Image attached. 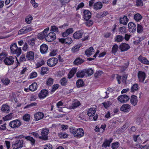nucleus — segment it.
I'll return each mask as SVG.
<instances>
[{"label": "nucleus", "mask_w": 149, "mask_h": 149, "mask_svg": "<svg viewBox=\"0 0 149 149\" xmlns=\"http://www.w3.org/2000/svg\"><path fill=\"white\" fill-rule=\"evenodd\" d=\"M137 76L139 82L143 83L146 76L145 72L142 71H139Z\"/></svg>", "instance_id": "nucleus-11"}, {"label": "nucleus", "mask_w": 149, "mask_h": 149, "mask_svg": "<svg viewBox=\"0 0 149 149\" xmlns=\"http://www.w3.org/2000/svg\"><path fill=\"white\" fill-rule=\"evenodd\" d=\"M65 43L67 44H70L72 42V40L70 38H67L65 39Z\"/></svg>", "instance_id": "nucleus-62"}, {"label": "nucleus", "mask_w": 149, "mask_h": 149, "mask_svg": "<svg viewBox=\"0 0 149 149\" xmlns=\"http://www.w3.org/2000/svg\"><path fill=\"white\" fill-rule=\"evenodd\" d=\"M102 7V4L100 2H97L95 3L93 5V8L96 10L100 9Z\"/></svg>", "instance_id": "nucleus-27"}, {"label": "nucleus", "mask_w": 149, "mask_h": 149, "mask_svg": "<svg viewBox=\"0 0 149 149\" xmlns=\"http://www.w3.org/2000/svg\"><path fill=\"white\" fill-rule=\"evenodd\" d=\"M85 73L87 74L88 76H91L93 73V70L91 68L84 69Z\"/></svg>", "instance_id": "nucleus-41"}, {"label": "nucleus", "mask_w": 149, "mask_h": 149, "mask_svg": "<svg viewBox=\"0 0 149 149\" xmlns=\"http://www.w3.org/2000/svg\"><path fill=\"white\" fill-rule=\"evenodd\" d=\"M33 19V17L31 15L27 16L25 19L26 22L27 24H30L31 22V21Z\"/></svg>", "instance_id": "nucleus-45"}, {"label": "nucleus", "mask_w": 149, "mask_h": 149, "mask_svg": "<svg viewBox=\"0 0 149 149\" xmlns=\"http://www.w3.org/2000/svg\"><path fill=\"white\" fill-rule=\"evenodd\" d=\"M80 46L79 45H77L74 46L72 49V51L73 53L79 51Z\"/></svg>", "instance_id": "nucleus-53"}, {"label": "nucleus", "mask_w": 149, "mask_h": 149, "mask_svg": "<svg viewBox=\"0 0 149 149\" xmlns=\"http://www.w3.org/2000/svg\"><path fill=\"white\" fill-rule=\"evenodd\" d=\"M130 102L133 106H135L138 102L137 97L134 95H132L130 98Z\"/></svg>", "instance_id": "nucleus-17"}, {"label": "nucleus", "mask_w": 149, "mask_h": 149, "mask_svg": "<svg viewBox=\"0 0 149 149\" xmlns=\"http://www.w3.org/2000/svg\"><path fill=\"white\" fill-rule=\"evenodd\" d=\"M17 46L16 43H14L11 45L10 47L11 53H12L15 49H17Z\"/></svg>", "instance_id": "nucleus-56"}, {"label": "nucleus", "mask_w": 149, "mask_h": 149, "mask_svg": "<svg viewBox=\"0 0 149 149\" xmlns=\"http://www.w3.org/2000/svg\"><path fill=\"white\" fill-rule=\"evenodd\" d=\"M138 90V86L136 84H134L132 86L131 91L132 92H134L135 91H137Z\"/></svg>", "instance_id": "nucleus-43"}, {"label": "nucleus", "mask_w": 149, "mask_h": 149, "mask_svg": "<svg viewBox=\"0 0 149 149\" xmlns=\"http://www.w3.org/2000/svg\"><path fill=\"white\" fill-rule=\"evenodd\" d=\"M7 54L5 52H2L0 54V61H1L6 57Z\"/></svg>", "instance_id": "nucleus-58"}, {"label": "nucleus", "mask_w": 149, "mask_h": 149, "mask_svg": "<svg viewBox=\"0 0 149 149\" xmlns=\"http://www.w3.org/2000/svg\"><path fill=\"white\" fill-rule=\"evenodd\" d=\"M84 62V60L82 59L78 58H77L74 61V64L76 65L81 64Z\"/></svg>", "instance_id": "nucleus-44"}, {"label": "nucleus", "mask_w": 149, "mask_h": 149, "mask_svg": "<svg viewBox=\"0 0 149 149\" xmlns=\"http://www.w3.org/2000/svg\"><path fill=\"white\" fill-rule=\"evenodd\" d=\"M49 130L48 129H42L41 132L42 136H40L39 138L45 140H47L48 138L47 135L49 133Z\"/></svg>", "instance_id": "nucleus-8"}, {"label": "nucleus", "mask_w": 149, "mask_h": 149, "mask_svg": "<svg viewBox=\"0 0 149 149\" xmlns=\"http://www.w3.org/2000/svg\"><path fill=\"white\" fill-rule=\"evenodd\" d=\"M68 82V80L67 78L63 77L61 79L59 82L62 86H65L67 84Z\"/></svg>", "instance_id": "nucleus-35"}, {"label": "nucleus", "mask_w": 149, "mask_h": 149, "mask_svg": "<svg viewBox=\"0 0 149 149\" xmlns=\"http://www.w3.org/2000/svg\"><path fill=\"white\" fill-rule=\"evenodd\" d=\"M56 38V35L55 33L51 32L46 36L45 40L48 42H50L55 40Z\"/></svg>", "instance_id": "nucleus-6"}, {"label": "nucleus", "mask_w": 149, "mask_h": 149, "mask_svg": "<svg viewBox=\"0 0 149 149\" xmlns=\"http://www.w3.org/2000/svg\"><path fill=\"white\" fill-rule=\"evenodd\" d=\"M83 33L81 30L77 31L74 33L73 37L74 39H79L82 37Z\"/></svg>", "instance_id": "nucleus-20"}, {"label": "nucleus", "mask_w": 149, "mask_h": 149, "mask_svg": "<svg viewBox=\"0 0 149 149\" xmlns=\"http://www.w3.org/2000/svg\"><path fill=\"white\" fill-rule=\"evenodd\" d=\"M48 46L44 44H42L40 46V52L42 54L46 53L48 49Z\"/></svg>", "instance_id": "nucleus-22"}, {"label": "nucleus", "mask_w": 149, "mask_h": 149, "mask_svg": "<svg viewBox=\"0 0 149 149\" xmlns=\"http://www.w3.org/2000/svg\"><path fill=\"white\" fill-rule=\"evenodd\" d=\"M143 28L142 25L140 24H138L137 31L139 33H141L143 31Z\"/></svg>", "instance_id": "nucleus-49"}, {"label": "nucleus", "mask_w": 149, "mask_h": 149, "mask_svg": "<svg viewBox=\"0 0 149 149\" xmlns=\"http://www.w3.org/2000/svg\"><path fill=\"white\" fill-rule=\"evenodd\" d=\"M23 28L24 29V31H25L26 33L32 30L31 27L29 26H25L23 27Z\"/></svg>", "instance_id": "nucleus-57"}, {"label": "nucleus", "mask_w": 149, "mask_h": 149, "mask_svg": "<svg viewBox=\"0 0 149 149\" xmlns=\"http://www.w3.org/2000/svg\"><path fill=\"white\" fill-rule=\"evenodd\" d=\"M22 125L21 121L19 119H15L10 121L9 126L12 129H15L19 128Z\"/></svg>", "instance_id": "nucleus-2"}, {"label": "nucleus", "mask_w": 149, "mask_h": 149, "mask_svg": "<svg viewBox=\"0 0 149 149\" xmlns=\"http://www.w3.org/2000/svg\"><path fill=\"white\" fill-rule=\"evenodd\" d=\"M48 91L45 89H43L41 90L38 95L39 98L41 99H43L47 97L49 94Z\"/></svg>", "instance_id": "nucleus-5"}, {"label": "nucleus", "mask_w": 149, "mask_h": 149, "mask_svg": "<svg viewBox=\"0 0 149 149\" xmlns=\"http://www.w3.org/2000/svg\"><path fill=\"white\" fill-rule=\"evenodd\" d=\"M29 47L28 44L25 42L22 47V49L24 51H27Z\"/></svg>", "instance_id": "nucleus-64"}, {"label": "nucleus", "mask_w": 149, "mask_h": 149, "mask_svg": "<svg viewBox=\"0 0 149 149\" xmlns=\"http://www.w3.org/2000/svg\"><path fill=\"white\" fill-rule=\"evenodd\" d=\"M51 31L52 32H54L56 33L58 32V28L56 26H51Z\"/></svg>", "instance_id": "nucleus-52"}, {"label": "nucleus", "mask_w": 149, "mask_h": 149, "mask_svg": "<svg viewBox=\"0 0 149 149\" xmlns=\"http://www.w3.org/2000/svg\"><path fill=\"white\" fill-rule=\"evenodd\" d=\"M58 62V60L57 58L52 57L47 60V63L49 66L52 67L56 65Z\"/></svg>", "instance_id": "nucleus-4"}, {"label": "nucleus", "mask_w": 149, "mask_h": 149, "mask_svg": "<svg viewBox=\"0 0 149 149\" xmlns=\"http://www.w3.org/2000/svg\"><path fill=\"white\" fill-rule=\"evenodd\" d=\"M37 73L36 72H32L29 75L30 79H32L36 77L37 76Z\"/></svg>", "instance_id": "nucleus-60"}, {"label": "nucleus", "mask_w": 149, "mask_h": 149, "mask_svg": "<svg viewBox=\"0 0 149 149\" xmlns=\"http://www.w3.org/2000/svg\"><path fill=\"white\" fill-rule=\"evenodd\" d=\"M131 109V107L130 105L128 104H124L121 107L120 110L124 112L128 113L130 111Z\"/></svg>", "instance_id": "nucleus-13"}, {"label": "nucleus", "mask_w": 149, "mask_h": 149, "mask_svg": "<svg viewBox=\"0 0 149 149\" xmlns=\"http://www.w3.org/2000/svg\"><path fill=\"white\" fill-rule=\"evenodd\" d=\"M34 53L33 52L30 51L27 52L26 55V58L28 61H32L34 59Z\"/></svg>", "instance_id": "nucleus-16"}, {"label": "nucleus", "mask_w": 149, "mask_h": 149, "mask_svg": "<svg viewBox=\"0 0 149 149\" xmlns=\"http://www.w3.org/2000/svg\"><path fill=\"white\" fill-rule=\"evenodd\" d=\"M130 98L129 96L126 95H123L119 96L118 100L121 103H125L129 100Z\"/></svg>", "instance_id": "nucleus-7"}, {"label": "nucleus", "mask_w": 149, "mask_h": 149, "mask_svg": "<svg viewBox=\"0 0 149 149\" xmlns=\"http://www.w3.org/2000/svg\"><path fill=\"white\" fill-rule=\"evenodd\" d=\"M49 30V28L45 29L42 32L39 33L38 35V39L42 40L45 37Z\"/></svg>", "instance_id": "nucleus-10"}, {"label": "nucleus", "mask_w": 149, "mask_h": 149, "mask_svg": "<svg viewBox=\"0 0 149 149\" xmlns=\"http://www.w3.org/2000/svg\"><path fill=\"white\" fill-rule=\"evenodd\" d=\"M49 71V68L47 67H42L40 71V73L42 75H43L45 74H47V71Z\"/></svg>", "instance_id": "nucleus-38"}, {"label": "nucleus", "mask_w": 149, "mask_h": 149, "mask_svg": "<svg viewBox=\"0 0 149 149\" xmlns=\"http://www.w3.org/2000/svg\"><path fill=\"white\" fill-rule=\"evenodd\" d=\"M1 110L3 112H7L9 110V107L6 104H3L1 108Z\"/></svg>", "instance_id": "nucleus-42"}, {"label": "nucleus", "mask_w": 149, "mask_h": 149, "mask_svg": "<svg viewBox=\"0 0 149 149\" xmlns=\"http://www.w3.org/2000/svg\"><path fill=\"white\" fill-rule=\"evenodd\" d=\"M24 141L21 139H16L13 144L12 147L14 149H18L23 146Z\"/></svg>", "instance_id": "nucleus-3"}, {"label": "nucleus", "mask_w": 149, "mask_h": 149, "mask_svg": "<svg viewBox=\"0 0 149 149\" xmlns=\"http://www.w3.org/2000/svg\"><path fill=\"white\" fill-rule=\"evenodd\" d=\"M59 135L61 138H65L68 136V134L63 132L59 133Z\"/></svg>", "instance_id": "nucleus-59"}, {"label": "nucleus", "mask_w": 149, "mask_h": 149, "mask_svg": "<svg viewBox=\"0 0 149 149\" xmlns=\"http://www.w3.org/2000/svg\"><path fill=\"white\" fill-rule=\"evenodd\" d=\"M103 73V71H97L95 73L94 77L95 78H97L100 77Z\"/></svg>", "instance_id": "nucleus-48"}, {"label": "nucleus", "mask_w": 149, "mask_h": 149, "mask_svg": "<svg viewBox=\"0 0 149 149\" xmlns=\"http://www.w3.org/2000/svg\"><path fill=\"white\" fill-rule=\"evenodd\" d=\"M118 48V45L116 44H115L113 45L112 48L111 52L112 53L115 54L117 52Z\"/></svg>", "instance_id": "nucleus-40"}, {"label": "nucleus", "mask_w": 149, "mask_h": 149, "mask_svg": "<svg viewBox=\"0 0 149 149\" xmlns=\"http://www.w3.org/2000/svg\"><path fill=\"white\" fill-rule=\"evenodd\" d=\"M1 81L3 85L7 86L9 84L10 80L8 78L5 77L1 79Z\"/></svg>", "instance_id": "nucleus-33"}, {"label": "nucleus", "mask_w": 149, "mask_h": 149, "mask_svg": "<svg viewBox=\"0 0 149 149\" xmlns=\"http://www.w3.org/2000/svg\"><path fill=\"white\" fill-rule=\"evenodd\" d=\"M127 74H125L123 75L122 77H121V80L122 82L123 83H125V84L126 83L127 79Z\"/></svg>", "instance_id": "nucleus-61"}, {"label": "nucleus", "mask_w": 149, "mask_h": 149, "mask_svg": "<svg viewBox=\"0 0 149 149\" xmlns=\"http://www.w3.org/2000/svg\"><path fill=\"white\" fill-rule=\"evenodd\" d=\"M30 114L26 113L23 116V119L25 121L28 122L30 120Z\"/></svg>", "instance_id": "nucleus-46"}, {"label": "nucleus", "mask_w": 149, "mask_h": 149, "mask_svg": "<svg viewBox=\"0 0 149 149\" xmlns=\"http://www.w3.org/2000/svg\"><path fill=\"white\" fill-rule=\"evenodd\" d=\"M22 52V50L20 47H17V49H15L12 53L13 54H15L17 56H19L21 54Z\"/></svg>", "instance_id": "nucleus-32"}, {"label": "nucleus", "mask_w": 149, "mask_h": 149, "mask_svg": "<svg viewBox=\"0 0 149 149\" xmlns=\"http://www.w3.org/2000/svg\"><path fill=\"white\" fill-rule=\"evenodd\" d=\"M80 105V103L79 101L76 102L72 104L71 108L73 109H75Z\"/></svg>", "instance_id": "nucleus-54"}, {"label": "nucleus", "mask_w": 149, "mask_h": 149, "mask_svg": "<svg viewBox=\"0 0 149 149\" xmlns=\"http://www.w3.org/2000/svg\"><path fill=\"white\" fill-rule=\"evenodd\" d=\"M128 28L129 31L130 32H135L136 29V25L132 22H130L128 23Z\"/></svg>", "instance_id": "nucleus-15"}, {"label": "nucleus", "mask_w": 149, "mask_h": 149, "mask_svg": "<svg viewBox=\"0 0 149 149\" xmlns=\"http://www.w3.org/2000/svg\"><path fill=\"white\" fill-rule=\"evenodd\" d=\"M44 116V113L41 112H36L34 115L35 120L38 121L42 119Z\"/></svg>", "instance_id": "nucleus-18"}, {"label": "nucleus", "mask_w": 149, "mask_h": 149, "mask_svg": "<svg viewBox=\"0 0 149 149\" xmlns=\"http://www.w3.org/2000/svg\"><path fill=\"white\" fill-rule=\"evenodd\" d=\"M70 132L73 134L74 136L78 138L83 137L84 134V132L82 128L75 129L74 127L70 128Z\"/></svg>", "instance_id": "nucleus-1"}, {"label": "nucleus", "mask_w": 149, "mask_h": 149, "mask_svg": "<svg viewBox=\"0 0 149 149\" xmlns=\"http://www.w3.org/2000/svg\"><path fill=\"white\" fill-rule=\"evenodd\" d=\"M128 19L127 17L124 15L123 17H120L119 19V23L120 24H122L124 25L127 24L128 21Z\"/></svg>", "instance_id": "nucleus-24"}, {"label": "nucleus", "mask_w": 149, "mask_h": 149, "mask_svg": "<svg viewBox=\"0 0 149 149\" xmlns=\"http://www.w3.org/2000/svg\"><path fill=\"white\" fill-rule=\"evenodd\" d=\"M25 139L27 141H30V143L32 146L35 145V140L32 137L30 136H26Z\"/></svg>", "instance_id": "nucleus-30"}, {"label": "nucleus", "mask_w": 149, "mask_h": 149, "mask_svg": "<svg viewBox=\"0 0 149 149\" xmlns=\"http://www.w3.org/2000/svg\"><path fill=\"white\" fill-rule=\"evenodd\" d=\"M119 48L121 52L127 51L130 48L129 45L126 43H121L119 46Z\"/></svg>", "instance_id": "nucleus-12"}, {"label": "nucleus", "mask_w": 149, "mask_h": 149, "mask_svg": "<svg viewBox=\"0 0 149 149\" xmlns=\"http://www.w3.org/2000/svg\"><path fill=\"white\" fill-rule=\"evenodd\" d=\"M76 84L78 88L82 87L84 85V81L81 79H78L76 81Z\"/></svg>", "instance_id": "nucleus-31"}, {"label": "nucleus", "mask_w": 149, "mask_h": 149, "mask_svg": "<svg viewBox=\"0 0 149 149\" xmlns=\"http://www.w3.org/2000/svg\"><path fill=\"white\" fill-rule=\"evenodd\" d=\"M138 60L143 64L147 65L149 64V61L146 58L143 57L141 55L138 57Z\"/></svg>", "instance_id": "nucleus-19"}, {"label": "nucleus", "mask_w": 149, "mask_h": 149, "mask_svg": "<svg viewBox=\"0 0 149 149\" xmlns=\"http://www.w3.org/2000/svg\"><path fill=\"white\" fill-rule=\"evenodd\" d=\"M91 16V13L89 10H84L83 12V17L85 20H89Z\"/></svg>", "instance_id": "nucleus-14"}, {"label": "nucleus", "mask_w": 149, "mask_h": 149, "mask_svg": "<svg viewBox=\"0 0 149 149\" xmlns=\"http://www.w3.org/2000/svg\"><path fill=\"white\" fill-rule=\"evenodd\" d=\"M37 105V104L36 102H33L32 103H31L30 104H28L26 106L24 107V109H26L27 108H29L30 107H34V106H36Z\"/></svg>", "instance_id": "nucleus-50"}, {"label": "nucleus", "mask_w": 149, "mask_h": 149, "mask_svg": "<svg viewBox=\"0 0 149 149\" xmlns=\"http://www.w3.org/2000/svg\"><path fill=\"white\" fill-rule=\"evenodd\" d=\"M112 140L113 139L111 138H110L109 140L106 139L102 145V147L105 148H106L107 147H109Z\"/></svg>", "instance_id": "nucleus-25"}, {"label": "nucleus", "mask_w": 149, "mask_h": 149, "mask_svg": "<svg viewBox=\"0 0 149 149\" xmlns=\"http://www.w3.org/2000/svg\"><path fill=\"white\" fill-rule=\"evenodd\" d=\"M15 57L11 56L6 57L3 61L6 65H12L14 62Z\"/></svg>", "instance_id": "nucleus-9"}, {"label": "nucleus", "mask_w": 149, "mask_h": 149, "mask_svg": "<svg viewBox=\"0 0 149 149\" xmlns=\"http://www.w3.org/2000/svg\"><path fill=\"white\" fill-rule=\"evenodd\" d=\"M29 88L30 91H36L38 88L37 84L36 82L33 83L29 86Z\"/></svg>", "instance_id": "nucleus-29"}, {"label": "nucleus", "mask_w": 149, "mask_h": 149, "mask_svg": "<svg viewBox=\"0 0 149 149\" xmlns=\"http://www.w3.org/2000/svg\"><path fill=\"white\" fill-rule=\"evenodd\" d=\"M54 79L51 77L47 78L46 82V84L47 86H51L53 85Z\"/></svg>", "instance_id": "nucleus-37"}, {"label": "nucleus", "mask_w": 149, "mask_h": 149, "mask_svg": "<svg viewBox=\"0 0 149 149\" xmlns=\"http://www.w3.org/2000/svg\"><path fill=\"white\" fill-rule=\"evenodd\" d=\"M142 18V16L139 13L135 14L134 16V19L137 22H139Z\"/></svg>", "instance_id": "nucleus-39"}, {"label": "nucleus", "mask_w": 149, "mask_h": 149, "mask_svg": "<svg viewBox=\"0 0 149 149\" xmlns=\"http://www.w3.org/2000/svg\"><path fill=\"white\" fill-rule=\"evenodd\" d=\"M35 40L34 38H33L29 40L28 43L29 45L33 47L34 46L35 44Z\"/></svg>", "instance_id": "nucleus-51"}, {"label": "nucleus", "mask_w": 149, "mask_h": 149, "mask_svg": "<svg viewBox=\"0 0 149 149\" xmlns=\"http://www.w3.org/2000/svg\"><path fill=\"white\" fill-rule=\"evenodd\" d=\"M84 72V70L78 71L76 74L77 77L81 78L84 77L85 74Z\"/></svg>", "instance_id": "nucleus-36"}, {"label": "nucleus", "mask_w": 149, "mask_h": 149, "mask_svg": "<svg viewBox=\"0 0 149 149\" xmlns=\"http://www.w3.org/2000/svg\"><path fill=\"white\" fill-rule=\"evenodd\" d=\"M59 85L58 84H55L52 86V88L51 90V92L52 93L55 91L59 87Z\"/></svg>", "instance_id": "nucleus-47"}, {"label": "nucleus", "mask_w": 149, "mask_h": 149, "mask_svg": "<svg viewBox=\"0 0 149 149\" xmlns=\"http://www.w3.org/2000/svg\"><path fill=\"white\" fill-rule=\"evenodd\" d=\"M86 21H87L86 22L85 24L87 26L90 27L93 24V22L92 20H88Z\"/></svg>", "instance_id": "nucleus-63"}, {"label": "nucleus", "mask_w": 149, "mask_h": 149, "mask_svg": "<svg viewBox=\"0 0 149 149\" xmlns=\"http://www.w3.org/2000/svg\"><path fill=\"white\" fill-rule=\"evenodd\" d=\"M124 39V37L121 35H117L114 38V42H121Z\"/></svg>", "instance_id": "nucleus-26"}, {"label": "nucleus", "mask_w": 149, "mask_h": 149, "mask_svg": "<svg viewBox=\"0 0 149 149\" xmlns=\"http://www.w3.org/2000/svg\"><path fill=\"white\" fill-rule=\"evenodd\" d=\"M76 68H72L70 71L68 75V78L70 79L72 78L77 72Z\"/></svg>", "instance_id": "nucleus-28"}, {"label": "nucleus", "mask_w": 149, "mask_h": 149, "mask_svg": "<svg viewBox=\"0 0 149 149\" xmlns=\"http://www.w3.org/2000/svg\"><path fill=\"white\" fill-rule=\"evenodd\" d=\"M119 32L122 34L126 33L128 31L127 29L125 26L120 27L118 29Z\"/></svg>", "instance_id": "nucleus-34"}, {"label": "nucleus", "mask_w": 149, "mask_h": 149, "mask_svg": "<svg viewBox=\"0 0 149 149\" xmlns=\"http://www.w3.org/2000/svg\"><path fill=\"white\" fill-rule=\"evenodd\" d=\"M94 51V49L92 47H91L86 49L85 53L88 57H89L93 54Z\"/></svg>", "instance_id": "nucleus-23"}, {"label": "nucleus", "mask_w": 149, "mask_h": 149, "mask_svg": "<svg viewBox=\"0 0 149 149\" xmlns=\"http://www.w3.org/2000/svg\"><path fill=\"white\" fill-rule=\"evenodd\" d=\"M86 109H88L87 114L88 116L89 117L94 116L96 111V108L94 107H91Z\"/></svg>", "instance_id": "nucleus-21"}, {"label": "nucleus", "mask_w": 149, "mask_h": 149, "mask_svg": "<svg viewBox=\"0 0 149 149\" xmlns=\"http://www.w3.org/2000/svg\"><path fill=\"white\" fill-rule=\"evenodd\" d=\"M104 107L107 109L111 105V103L110 101H107L102 103Z\"/></svg>", "instance_id": "nucleus-55"}]
</instances>
